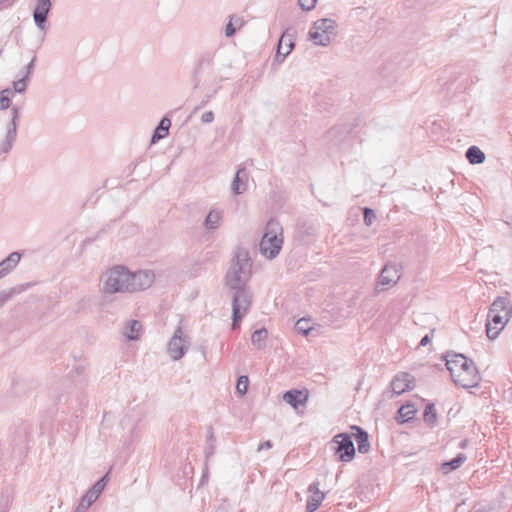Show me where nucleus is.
I'll return each instance as SVG.
<instances>
[{
    "label": "nucleus",
    "instance_id": "nucleus-3",
    "mask_svg": "<svg viewBox=\"0 0 512 512\" xmlns=\"http://www.w3.org/2000/svg\"><path fill=\"white\" fill-rule=\"evenodd\" d=\"M283 244V228L281 224L270 219L259 244L260 252L268 259H274L280 252Z\"/></svg>",
    "mask_w": 512,
    "mask_h": 512
},
{
    "label": "nucleus",
    "instance_id": "nucleus-21",
    "mask_svg": "<svg viewBox=\"0 0 512 512\" xmlns=\"http://www.w3.org/2000/svg\"><path fill=\"white\" fill-rule=\"evenodd\" d=\"M21 254L12 252L8 257L0 262V278L8 275L19 263Z\"/></svg>",
    "mask_w": 512,
    "mask_h": 512
},
{
    "label": "nucleus",
    "instance_id": "nucleus-43",
    "mask_svg": "<svg viewBox=\"0 0 512 512\" xmlns=\"http://www.w3.org/2000/svg\"><path fill=\"white\" fill-rule=\"evenodd\" d=\"M214 120V113L212 111H206L202 114L201 121L205 124L212 123Z\"/></svg>",
    "mask_w": 512,
    "mask_h": 512
},
{
    "label": "nucleus",
    "instance_id": "nucleus-38",
    "mask_svg": "<svg viewBox=\"0 0 512 512\" xmlns=\"http://www.w3.org/2000/svg\"><path fill=\"white\" fill-rule=\"evenodd\" d=\"M295 329L297 330L298 333L308 335L311 330V327L309 326V321L302 318L296 322Z\"/></svg>",
    "mask_w": 512,
    "mask_h": 512
},
{
    "label": "nucleus",
    "instance_id": "nucleus-5",
    "mask_svg": "<svg viewBox=\"0 0 512 512\" xmlns=\"http://www.w3.org/2000/svg\"><path fill=\"white\" fill-rule=\"evenodd\" d=\"M232 290V329H237L252 304V293L247 286Z\"/></svg>",
    "mask_w": 512,
    "mask_h": 512
},
{
    "label": "nucleus",
    "instance_id": "nucleus-31",
    "mask_svg": "<svg viewBox=\"0 0 512 512\" xmlns=\"http://www.w3.org/2000/svg\"><path fill=\"white\" fill-rule=\"evenodd\" d=\"M243 25V20L237 16H231L229 22L225 27V36L232 37L235 35L237 29L241 28Z\"/></svg>",
    "mask_w": 512,
    "mask_h": 512
},
{
    "label": "nucleus",
    "instance_id": "nucleus-50",
    "mask_svg": "<svg viewBox=\"0 0 512 512\" xmlns=\"http://www.w3.org/2000/svg\"><path fill=\"white\" fill-rule=\"evenodd\" d=\"M475 512H490V510L484 508V509H479V510H477Z\"/></svg>",
    "mask_w": 512,
    "mask_h": 512
},
{
    "label": "nucleus",
    "instance_id": "nucleus-29",
    "mask_svg": "<svg viewBox=\"0 0 512 512\" xmlns=\"http://www.w3.org/2000/svg\"><path fill=\"white\" fill-rule=\"evenodd\" d=\"M424 422L430 426L434 427L437 422V413L435 409V405L433 403H429L426 405L423 413Z\"/></svg>",
    "mask_w": 512,
    "mask_h": 512
},
{
    "label": "nucleus",
    "instance_id": "nucleus-41",
    "mask_svg": "<svg viewBox=\"0 0 512 512\" xmlns=\"http://www.w3.org/2000/svg\"><path fill=\"white\" fill-rule=\"evenodd\" d=\"M35 62H36V56H34L31 59V61L26 65V67L24 69L25 71H24L23 76H28V78L30 79V76L32 75L34 67H35Z\"/></svg>",
    "mask_w": 512,
    "mask_h": 512
},
{
    "label": "nucleus",
    "instance_id": "nucleus-9",
    "mask_svg": "<svg viewBox=\"0 0 512 512\" xmlns=\"http://www.w3.org/2000/svg\"><path fill=\"white\" fill-rule=\"evenodd\" d=\"M19 118V108L13 106L11 108V119L7 125L5 139L0 144V154H7L12 149L17 138Z\"/></svg>",
    "mask_w": 512,
    "mask_h": 512
},
{
    "label": "nucleus",
    "instance_id": "nucleus-47",
    "mask_svg": "<svg viewBox=\"0 0 512 512\" xmlns=\"http://www.w3.org/2000/svg\"><path fill=\"white\" fill-rule=\"evenodd\" d=\"M215 437H214V432H213V429L212 427H209L208 428V431H207V443H210V442H213L215 443Z\"/></svg>",
    "mask_w": 512,
    "mask_h": 512
},
{
    "label": "nucleus",
    "instance_id": "nucleus-7",
    "mask_svg": "<svg viewBox=\"0 0 512 512\" xmlns=\"http://www.w3.org/2000/svg\"><path fill=\"white\" fill-rule=\"evenodd\" d=\"M334 451L341 462H350L355 456L352 437L347 433H339L333 437Z\"/></svg>",
    "mask_w": 512,
    "mask_h": 512
},
{
    "label": "nucleus",
    "instance_id": "nucleus-36",
    "mask_svg": "<svg viewBox=\"0 0 512 512\" xmlns=\"http://www.w3.org/2000/svg\"><path fill=\"white\" fill-rule=\"evenodd\" d=\"M249 385V379L247 376L242 375L238 378L236 384V391L240 396H244L247 393Z\"/></svg>",
    "mask_w": 512,
    "mask_h": 512
},
{
    "label": "nucleus",
    "instance_id": "nucleus-2",
    "mask_svg": "<svg viewBox=\"0 0 512 512\" xmlns=\"http://www.w3.org/2000/svg\"><path fill=\"white\" fill-rule=\"evenodd\" d=\"M252 276V260L244 248H237L225 275V284L231 290L247 286Z\"/></svg>",
    "mask_w": 512,
    "mask_h": 512
},
{
    "label": "nucleus",
    "instance_id": "nucleus-13",
    "mask_svg": "<svg viewBox=\"0 0 512 512\" xmlns=\"http://www.w3.org/2000/svg\"><path fill=\"white\" fill-rule=\"evenodd\" d=\"M414 377L407 373V372H401L398 373L391 382V389L393 393L397 395H401L404 392L408 390H412L415 386L414 384Z\"/></svg>",
    "mask_w": 512,
    "mask_h": 512
},
{
    "label": "nucleus",
    "instance_id": "nucleus-37",
    "mask_svg": "<svg viewBox=\"0 0 512 512\" xmlns=\"http://www.w3.org/2000/svg\"><path fill=\"white\" fill-rule=\"evenodd\" d=\"M29 80L30 79L28 78V76L22 75V77L20 79L13 82L14 91L17 93H24L27 89V84H28Z\"/></svg>",
    "mask_w": 512,
    "mask_h": 512
},
{
    "label": "nucleus",
    "instance_id": "nucleus-1",
    "mask_svg": "<svg viewBox=\"0 0 512 512\" xmlns=\"http://www.w3.org/2000/svg\"><path fill=\"white\" fill-rule=\"evenodd\" d=\"M154 281L151 271L131 273L126 267L117 265L102 277V291L105 294L137 292L150 287Z\"/></svg>",
    "mask_w": 512,
    "mask_h": 512
},
{
    "label": "nucleus",
    "instance_id": "nucleus-33",
    "mask_svg": "<svg viewBox=\"0 0 512 512\" xmlns=\"http://www.w3.org/2000/svg\"><path fill=\"white\" fill-rule=\"evenodd\" d=\"M109 473L102 476L87 492L98 499L108 482Z\"/></svg>",
    "mask_w": 512,
    "mask_h": 512
},
{
    "label": "nucleus",
    "instance_id": "nucleus-26",
    "mask_svg": "<svg viewBox=\"0 0 512 512\" xmlns=\"http://www.w3.org/2000/svg\"><path fill=\"white\" fill-rule=\"evenodd\" d=\"M466 459L467 457L464 453H459L450 461L442 463L441 470L445 474L450 473L451 471L458 469L466 461Z\"/></svg>",
    "mask_w": 512,
    "mask_h": 512
},
{
    "label": "nucleus",
    "instance_id": "nucleus-22",
    "mask_svg": "<svg viewBox=\"0 0 512 512\" xmlns=\"http://www.w3.org/2000/svg\"><path fill=\"white\" fill-rule=\"evenodd\" d=\"M141 333L142 324L137 320L128 321L123 330L124 336L130 341L138 340L141 336Z\"/></svg>",
    "mask_w": 512,
    "mask_h": 512
},
{
    "label": "nucleus",
    "instance_id": "nucleus-6",
    "mask_svg": "<svg viewBox=\"0 0 512 512\" xmlns=\"http://www.w3.org/2000/svg\"><path fill=\"white\" fill-rule=\"evenodd\" d=\"M460 372L456 374L453 382L462 388H474L477 387L481 381V376L473 360L468 359V363L463 367L459 368Z\"/></svg>",
    "mask_w": 512,
    "mask_h": 512
},
{
    "label": "nucleus",
    "instance_id": "nucleus-30",
    "mask_svg": "<svg viewBox=\"0 0 512 512\" xmlns=\"http://www.w3.org/2000/svg\"><path fill=\"white\" fill-rule=\"evenodd\" d=\"M213 58H214L213 53L207 52V53L202 54L199 57L197 66L195 68L196 75H198L202 70L211 67V65L213 64Z\"/></svg>",
    "mask_w": 512,
    "mask_h": 512
},
{
    "label": "nucleus",
    "instance_id": "nucleus-24",
    "mask_svg": "<svg viewBox=\"0 0 512 512\" xmlns=\"http://www.w3.org/2000/svg\"><path fill=\"white\" fill-rule=\"evenodd\" d=\"M222 217V211L213 209L206 216L203 225L207 230H215L219 227Z\"/></svg>",
    "mask_w": 512,
    "mask_h": 512
},
{
    "label": "nucleus",
    "instance_id": "nucleus-27",
    "mask_svg": "<svg viewBox=\"0 0 512 512\" xmlns=\"http://www.w3.org/2000/svg\"><path fill=\"white\" fill-rule=\"evenodd\" d=\"M470 164H481L485 160L484 152L477 146H471L465 154Z\"/></svg>",
    "mask_w": 512,
    "mask_h": 512
},
{
    "label": "nucleus",
    "instance_id": "nucleus-25",
    "mask_svg": "<svg viewBox=\"0 0 512 512\" xmlns=\"http://www.w3.org/2000/svg\"><path fill=\"white\" fill-rule=\"evenodd\" d=\"M246 177L245 169H238L231 185V190L235 195H239L246 190V183L243 178Z\"/></svg>",
    "mask_w": 512,
    "mask_h": 512
},
{
    "label": "nucleus",
    "instance_id": "nucleus-10",
    "mask_svg": "<svg viewBox=\"0 0 512 512\" xmlns=\"http://www.w3.org/2000/svg\"><path fill=\"white\" fill-rule=\"evenodd\" d=\"M510 318L503 317L489 310L486 323V335L490 340L498 337L499 333L504 329Z\"/></svg>",
    "mask_w": 512,
    "mask_h": 512
},
{
    "label": "nucleus",
    "instance_id": "nucleus-20",
    "mask_svg": "<svg viewBox=\"0 0 512 512\" xmlns=\"http://www.w3.org/2000/svg\"><path fill=\"white\" fill-rule=\"evenodd\" d=\"M351 429L355 431L353 433V436L357 442L358 445V451L361 454H366L370 451V442H369V435L367 431H365L363 428L359 426H352Z\"/></svg>",
    "mask_w": 512,
    "mask_h": 512
},
{
    "label": "nucleus",
    "instance_id": "nucleus-34",
    "mask_svg": "<svg viewBox=\"0 0 512 512\" xmlns=\"http://www.w3.org/2000/svg\"><path fill=\"white\" fill-rule=\"evenodd\" d=\"M96 500L97 499L95 497L86 492L80 499V502L76 507L75 512H86Z\"/></svg>",
    "mask_w": 512,
    "mask_h": 512
},
{
    "label": "nucleus",
    "instance_id": "nucleus-51",
    "mask_svg": "<svg viewBox=\"0 0 512 512\" xmlns=\"http://www.w3.org/2000/svg\"><path fill=\"white\" fill-rule=\"evenodd\" d=\"M465 445H466V441L465 440L460 443V447H462V448H464Z\"/></svg>",
    "mask_w": 512,
    "mask_h": 512
},
{
    "label": "nucleus",
    "instance_id": "nucleus-28",
    "mask_svg": "<svg viewBox=\"0 0 512 512\" xmlns=\"http://www.w3.org/2000/svg\"><path fill=\"white\" fill-rule=\"evenodd\" d=\"M397 420L400 423H405L414 418L416 410L412 404L402 405L397 412Z\"/></svg>",
    "mask_w": 512,
    "mask_h": 512
},
{
    "label": "nucleus",
    "instance_id": "nucleus-39",
    "mask_svg": "<svg viewBox=\"0 0 512 512\" xmlns=\"http://www.w3.org/2000/svg\"><path fill=\"white\" fill-rule=\"evenodd\" d=\"M363 216H364V223L367 226L372 225L373 221L376 219L375 212L371 208H368V207H365L363 209Z\"/></svg>",
    "mask_w": 512,
    "mask_h": 512
},
{
    "label": "nucleus",
    "instance_id": "nucleus-19",
    "mask_svg": "<svg viewBox=\"0 0 512 512\" xmlns=\"http://www.w3.org/2000/svg\"><path fill=\"white\" fill-rule=\"evenodd\" d=\"M489 310L510 318L512 316V303L507 297H497L490 305Z\"/></svg>",
    "mask_w": 512,
    "mask_h": 512
},
{
    "label": "nucleus",
    "instance_id": "nucleus-8",
    "mask_svg": "<svg viewBox=\"0 0 512 512\" xmlns=\"http://www.w3.org/2000/svg\"><path fill=\"white\" fill-rule=\"evenodd\" d=\"M189 349V338L184 335L182 328L179 326L168 342L167 352L174 360H180Z\"/></svg>",
    "mask_w": 512,
    "mask_h": 512
},
{
    "label": "nucleus",
    "instance_id": "nucleus-15",
    "mask_svg": "<svg viewBox=\"0 0 512 512\" xmlns=\"http://www.w3.org/2000/svg\"><path fill=\"white\" fill-rule=\"evenodd\" d=\"M468 359L463 354L448 352L444 356L445 365L450 372L452 380L456 377V374L460 372L459 368L463 367L468 363Z\"/></svg>",
    "mask_w": 512,
    "mask_h": 512
},
{
    "label": "nucleus",
    "instance_id": "nucleus-45",
    "mask_svg": "<svg viewBox=\"0 0 512 512\" xmlns=\"http://www.w3.org/2000/svg\"><path fill=\"white\" fill-rule=\"evenodd\" d=\"M272 448V442L270 440H267V441H264L263 443H261L258 447V451H261V450H268Z\"/></svg>",
    "mask_w": 512,
    "mask_h": 512
},
{
    "label": "nucleus",
    "instance_id": "nucleus-32",
    "mask_svg": "<svg viewBox=\"0 0 512 512\" xmlns=\"http://www.w3.org/2000/svg\"><path fill=\"white\" fill-rule=\"evenodd\" d=\"M268 336V331L265 328L258 329L253 332L251 341L257 349H262L265 346V340Z\"/></svg>",
    "mask_w": 512,
    "mask_h": 512
},
{
    "label": "nucleus",
    "instance_id": "nucleus-46",
    "mask_svg": "<svg viewBox=\"0 0 512 512\" xmlns=\"http://www.w3.org/2000/svg\"><path fill=\"white\" fill-rule=\"evenodd\" d=\"M209 99H210V96H206V98L204 100L201 101V103L199 105H197L193 111H192V114L196 113L199 109H201L202 107H204L208 102H209Z\"/></svg>",
    "mask_w": 512,
    "mask_h": 512
},
{
    "label": "nucleus",
    "instance_id": "nucleus-12",
    "mask_svg": "<svg viewBox=\"0 0 512 512\" xmlns=\"http://www.w3.org/2000/svg\"><path fill=\"white\" fill-rule=\"evenodd\" d=\"M52 8L51 0H37L33 11L35 25L42 31L46 30L48 14Z\"/></svg>",
    "mask_w": 512,
    "mask_h": 512
},
{
    "label": "nucleus",
    "instance_id": "nucleus-11",
    "mask_svg": "<svg viewBox=\"0 0 512 512\" xmlns=\"http://www.w3.org/2000/svg\"><path fill=\"white\" fill-rule=\"evenodd\" d=\"M401 266L397 263H387L379 274L378 284L381 286H393L401 277Z\"/></svg>",
    "mask_w": 512,
    "mask_h": 512
},
{
    "label": "nucleus",
    "instance_id": "nucleus-52",
    "mask_svg": "<svg viewBox=\"0 0 512 512\" xmlns=\"http://www.w3.org/2000/svg\"><path fill=\"white\" fill-rule=\"evenodd\" d=\"M206 476H207V470H205V472H204V474H203V476H202V480H203L204 478H206Z\"/></svg>",
    "mask_w": 512,
    "mask_h": 512
},
{
    "label": "nucleus",
    "instance_id": "nucleus-4",
    "mask_svg": "<svg viewBox=\"0 0 512 512\" xmlns=\"http://www.w3.org/2000/svg\"><path fill=\"white\" fill-rule=\"evenodd\" d=\"M337 24L335 20L330 18H321L313 23L308 36L315 44L320 46H328L337 35Z\"/></svg>",
    "mask_w": 512,
    "mask_h": 512
},
{
    "label": "nucleus",
    "instance_id": "nucleus-16",
    "mask_svg": "<svg viewBox=\"0 0 512 512\" xmlns=\"http://www.w3.org/2000/svg\"><path fill=\"white\" fill-rule=\"evenodd\" d=\"M468 359L463 354L448 352L444 356L445 365L450 372L452 380L456 377V374L460 372L459 368L463 367L468 363Z\"/></svg>",
    "mask_w": 512,
    "mask_h": 512
},
{
    "label": "nucleus",
    "instance_id": "nucleus-18",
    "mask_svg": "<svg viewBox=\"0 0 512 512\" xmlns=\"http://www.w3.org/2000/svg\"><path fill=\"white\" fill-rule=\"evenodd\" d=\"M308 397L307 390L291 389L284 393L283 400L296 409L299 406L305 405Z\"/></svg>",
    "mask_w": 512,
    "mask_h": 512
},
{
    "label": "nucleus",
    "instance_id": "nucleus-49",
    "mask_svg": "<svg viewBox=\"0 0 512 512\" xmlns=\"http://www.w3.org/2000/svg\"><path fill=\"white\" fill-rule=\"evenodd\" d=\"M7 1H8V0H0V8H4V7H6V5H5V4H6V2H7Z\"/></svg>",
    "mask_w": 512,
    "mask_h": 512
},
{
    "label": "nucleus",
    "instance_id": "nucleus-14",
    "mask_svg": "<svg viewBox=\"0 0 512 512\" xmlns=\"http://www.w3.org/2000/svg\"><path fill=\"white\" fill-rule=\"evenodd\" d=\"M294 48V42L292 40V35L288 34V32H284L279 39L277 45V51L274 58V62L280 64L284 61V59L291 53Z\"/></svg>",
    "mask_w": 512,
    "mask_h": 512
},
{
    "label": "nucleus",
    "instance_id": "nucleus-48",
    "mask_svg": "<svg viewBox=\"0 0 512 512\" xmlns=\"http://www.w3.org/2000/svg\"><path fill=\"white\" fill-rule=\"evenodd\" d=\"M431 341V336L429 334H426L422 339L420 340L419 346H426Z\"/></svg>",
    "mask_w": 512,
    "mask_h": 512
},
{
    "label": "nucleus",
    "instance_id": "nucleus-44",
    "mask_svg": "<svg viewBox=\"0 0 512 512\" xmlns=\"http://www.w3.org/2000/svg\"><path fill=\"white\" fill-rule=\"evenodd\" d=\"M12 296V292L1 291L0 292V307H2Z\"/></svg>",
    "mask_w": 512,
    "mask_h": 512
},
{
    "label": "nucleus",
    "instance_id": "nucleus-23",
    "mask_svg": "<svg viewBox=\"0 0 512 512\" xmlns=\"http://www.w3.org/2000/svg\"><path fill=\"white\" fill-rule=\"evenodd\" d=\"M171 126V120L168 117H163L159 122L158 126L154 130V133L151 138V142L155 143L158 140L166 137L169 133V128Z\"/></svg>",
    "mask_w": 512,
    "mask_h": 512
},
{
    "label": "nucleus",
    "instance_id": "nucleus-35",
    "mask_svg": "<svg viewBox=\"0 0 512 512\" xmlns=\"http://www.w3.org/2000/svg\"><path fill=\"white\" fill-rule=\"evenodd\" d=\"M13 91L9 88L3 89L0 92V110H6L10 107Z\"/></svg>",
    "mask_w": 512,
    "mask_h": 512
},
{
    "label": "nucleus",
    "instance_id": "nucleus-42",
    "mask_svg": "<svg viewBox=\"0 0 512 512\" xmlns=\"http://www.w3.org/2000/svg\"><path fill=\"white\" fill-rule=\"evenodd\" d=\"M215 453V443L213 442H210V443H206V447H205V456H206V459H209L210 457H212Z\"/></svg>",
    "mask_w": 512,
    "mask_h": 512
},
{
    "label": "nucleus",
    "instance_id": "nucleus-40",
    "mask_svg": "<svg viewBox=\"0 0 512 512\" xmlns=\"http://www.w3.org/2000/svg\"><path fill=\"white\" fill-rule=\"evenodd\" d=\"M317 0H298V4L304 11L312 10L316 5Z\"/></svg>",
    "mask_w": 512,
    "mask_h": 512
},
{
    "label": "nucleus",
    "instance_id": "nucleus-17",
    "mask_svg": "<svg viewBox=\"0 0 512 512\" xmlns=\"http://www.w3.org/2000/svg\"><path fill=\"white\" fill-rule=\"evenodd\" d=\"M308 492L310 495L307 499L306 510L307 512H314L321 505L325 498V494L319 490L318 481H315L309 485Z\"/></svg>",
    "mask_w": 512,
    "mask_h": 512
}]
</instances>
